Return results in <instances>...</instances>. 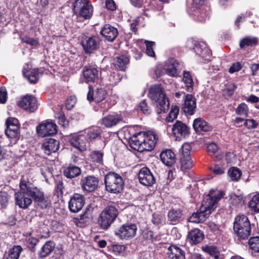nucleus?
<instances>
[{"label":"nucleus","instance_id":"29","mask_svg":"<svg viewBox=\"0 0 259 259\" xmlns=\"http://www.w3.org/2000/svg\"><path fill=\"white\" fill-rule=\"evenodd\" d=\"M129 62V58L125 55H120L115 57L113 64L115 68L118 70L123 71L126 68V65Z\"/></svg>","mask_w":259,"mask_h":259},{"label":"nucleus","instance_id":"25","mask_svg":"<svg viewBox=\"0 0 259 259\" xmlns=\"http://www.w3.org/2000/svg\"><path fill=\"white\" fill-rule=\"evenodd\" d=\"M193 126L197 133L208 132L212 129L211 126L201 118H198L194 120Z\"/></svg>","mask_w":259,"mask_h":259},{"label":"nucleus","instance_id":"63","mask_svg":"<svg viewBox=\"0 0 259 259\" xmlns=\"http://www.w3.org/2000/svg\"><path fill=\"white\" fill-rule=\"evenodd\" d=\"M207 150L210 155H213L218 151V146L215 143H211L207 145Z\"/></svg>","mask_w":259,"mask_h":259},{"label":"nucleus","instance_id":"35","mask_svg":"<svg viewBox=\"0 0 259 259\" xmlns=\"http://www.w3.org/2000/svg\"><path fill=\"white\" fill-rule=\"evenodd\" d=\"M195 52L200 55L203 59L205 60H209L210 56H211V51L206 47L202 48L200 45L196 46L195 48Z\"/></svg>","mask_w":259,"mask_h":259},{"label":"nucleus","instance_id":"24","mask_svg":"<svg viewBox=\"0 0 259 259\" xmlns=\"http://www.w3.org/2000/svg\"><path fill=\"white\" fill-rule=\"evenodd\" d=\"M168 220L170 224L176 225L183 219V213L180 208H172L168 212Z\"/></svg>","mask_w":259,"mask_h":259},{"label":"nucleus","instance_id":"21","mask_svg":"<svg viewBox=\"0 0 259 259\" xmlns=\"http://www.w3.org/2000/svg\"><path fill=\"white\" fill-rule=\"evenodd\" d=\"M122 120L120 115L114 113L109 114L102 119L101 123L105 127L110 128L116 125Z\"/></svg>","mask_w":259,"mask_h":259},{"label":"nucleus","instance_id":"26","mask_svg":"<svg viewBox=\"0 0 259 259\" xmlns=\"http://www.w3.org/2000/svg\"><path fill=\"white\" fill-rule=\"evenodd\" d=\"M167 253L168 259H185L184 251L175 245L169 246Z\"/></svg>","mask_w":259,"mask_h":259},{"label":"nucleus","instance_id":"7","mask_svg":"<svg viewBox=\"0 0 259 259\" xmlns=\"http://www.w3.org/2000/svg\"><path fill=\"white\" fill-rule=\"evenodd\" d=\"M73 7L74 13L78 18L88 19L93 15V8L89 0H76Z\"/></svg>","mask_w":259,"mask_h":259},{"label":"nucleus","instance_id":"55","mask_svg":"<svg viewBox=\"0 0 259 259\" xmlns=\"http://www.w3.org/2000/svg\"><path fill=\"white\" fill-rule=\"evenodd\" d=\"M8 194L5 192L0 193V204L3 208H6L8 204Z\"/></svg>","mask_w":259,"mask_h":259},{"label":"nucleus","instance_id":"6","mask_svg":"<svg viewBox=\"0 0 259 259\" xmlns=\"http://www.w3.org/2000/svg\"><path fill=\"white\" fill-rule=\"evenodd\" d=\"M118 215V209L113 205L106 206L101 212L98 220V224L103 229L107 230Z\"/></svg>","mask_w":259,"mask_h":259},{"label":"nucleus","instance_id":"32","mask_svg":"<svg viewBox=\"0 0 259 259\" xmlns=\"http://www.w3.org/2000/svg\"><path fill=\"white\" fill-rule=\"evenodd\" d=\"M179 63L175 60L171 59L168 61V65L165 68L166 73L169 76L176 77L178 75L177 68Z\"/></svg>","mask_w":259,"mask_h":259},{"label":"nucleus","instance_id":"17","mask_svg":"<svg viewBox=\"0 0 259 259\" xmlns=\"http://www.w3.org/2000/svg\"><path fill=\"white\" fill-rule=\"evenodd\" d=\"M80 183L81 187L84 191L92 192L97 188L99 180L94 176H88L83 178Z\"/></svg>","mask_w":259,"mask_h":259},{"label":"nucleus","instance_id":"18","mask_svg":"<svg viewBox=\"0 0 259 259\" xmlns=\"http://www.w3.org/2000/svg\"><path fill=\"white\" fill-rule=\"evenodd\" d=\"M83 75L86 82H94L99 79L100 72L98 68L94 67H85L83 68Z\"/></svg>","mask_w":259,"mask_h":259},{"label":"nucleus","instance_id":"28","mask_svg":"<svg viewBox=\"0 0 259 259\" xmlns=\"http://www.w3.org/2000/svg\"><path fill=\"white\" fill-rule=\"evenodd\" d=\"M204 235L202 231L198 229H195L189 232L188 238L192 244H197L204 239Z\"/></svg>","mask_w":259,"mask_h":259},{"label":"nucleus","instance_id":"36","mask_svg":"<svg viewBox=\"0 0 259 259\" xmlns=\"http://www.w3.org/2000/svg\"><path fill=\"white\" fill-rule=\"evenodd\" d=\"M22 250V247L20 245L14 246L9 250L6 259H18Z\"/></svg>","mask_w":259,"mask_h":259},{"label":"nucleus","instance_id":"9","mask_svg":"<svg viewBox=\"0 0 259 259\" xmlns=\"http://www.w3.org/2000/svg\"><path fill=\"white\" fill-rule=\"evenodd\" d=\"M137 227L134 224L127 223L121 226L115 232V235L121 239H128L135 236Z\"/></svg>","mask_w":259,"mask_h":259},{"label":"nucleus","instance_id":"58","mask_svg":"<svg viewBox=\"0 0 259 259\" xmlns=\"http://www.w3.org/2000/svg\"><path fill=\"white\" fill-rule=\"evenodd\" d=\"M38 241V239L34 237H29L26 240V245L32 250L34 248Z\"/></svg>","mask_w":259,"mask_h":259},{"label":"nucleus","instance_id":"51","mask_svg":"<svg viewBox=\"0 0 259 259\" xmlns=\"http://www.w3.org/2000/svg\"><path fill=\"white\" fill-rule=\"evenodd\" d=\"M182 150V154L181 157L190 156L191 150V146L190 144L185 143H184L181 148Z\"/></svg>","mask_w":259,"mask_h":259},{"label":"nucleus","instance_id":"30","mask_svg":"<svg viewBox=\"0 0 259 259\" xmlns=\"http://www.w3.org/2000/svg\"><path fill=\"white\" fill-rule=\"evenodd\" d=\"M23 73L31 83H36L39 78L40 75L37 68L30 69L26 71L23 70Z\"/></svg>","mask_w":259,"mask_h":259},{"label":"nucleus","instance_id":"59","mask_svg":"<svg viewBox=\"0 0 259 259\" xmlns=\"http://www.w3.org/2000/svg\"><path fill=\"white\" fill-rule=\"evenodd\" d=\"M7 100V93L5 87H0V103H5Z\"/></svg>","mask_w":259,"mask_h":259},{"label":"nucleus","instance_id":"39","mask_svg":"<svg viewBox=\"0 0 259 259\" xmlns=\"http://www.w3.org/2000/svg\"><path fill=\"white\" fill-rule=\"evenodd\" d=\"M249 208L255 212H259V193L254 195L248 202Z\"/></svg>","mask_w":259,"mask_h":259},{"label":"nucleus","instance_id":"46","mask_svg":"<svg viewBox=\"0 0 259 259\" xmlns=\"http://www.w3.org/2000/svg\"><path fill=\"white\" fill-rule=\"evenodd\" d=\"M91 156L93 162L100 163L103 160V153L99 151H94L92 152Z\"/></svg>","mask_w":259,"mask_h":259},{"label":"nucleus","instance_id":"34","mask_svg":"<svg viewBox=\"0 0 259 259\" xmlns=\"http://www.w3.org/2000/svg\"><path fill=\"white\" fill-rule=\"evenodd\" d=\"M81 174V169L76 166H69L64 170V175L67 178L72 179L79 176Z\"/></svg>","mask_w":259,"mask_h":259},{"label":"nucleus","instance_id":"44","mask_svg":"<svg viewBox=\"0 0 259 259\" xmlns=\"http://www.w3.org/2000/svg\"><path fill=\"white\" fill-rule=\"evenodd\" d=\"M7 129L19 130L18 120L15 118H9L6 121Z\"/></svg>","mask_w":259,"mask_h":259},{"label":"nucleus","instance_id":"52","mask_svg":"<svg viewBox=\"0 0 259 259\" xmlns=\"http://www.w3.org/2000/svg\"><path fill=\"white\" fill-rule=\"evenodd\" d=\"M145 43L146 46V54L150 57H154L155 53L153 50V46L154 45V42L152 41H146Z\"/></svg>","mask_w":259,"mask_h":259},{"label":"nucleus","instance_id":"64","mask_svg":"<svg viewBox=\"0 0 259 259\" xmlns=\"http://www.w3.org/2000/svg\"><path fill=\"white\" fill-rule=\"evenodd\" d=\"M162 219L161 215L154 213L153 214L152 221L154 224L158 225L162 223Z\"/></svg>","mask_w":259,"mask_h":259},{"label":"nucleus","instance_id":"42","mask_svg":"<svg viewBox=\"0 0 259 259\" xmlns=\"http://www.w3.org/2000/svg\"><path fill=\"white\" fill-rule=\"evenodd\" d=\"M181 167L184 169H190L193 166V162L190 156L180 157Z\"/></svg>","mask_w":259,"mask_h":259},{"label":"nucleus","instance_id":"38","mask_svg":"<svg viewBox=\"0 0 259 259\" xmlns=\"http://www.w3.org/2000/svg\"><path fill=\"white\" fill-rule=\"evenodd\" d=\"M202 249L205 252L208 253L214 259H219L220 253L217 248L214 246L205 245L202 247Z\"/></svg>","mask_w":259,"mask_h":259},{"label":"nucleus","instance_id":"43","mask_svg":"<svg viewBox=\"0 0 259 259\" xmlns=\"http://www.w3.org/2000/svg\"><path fill=\"white\" fill-rule=\"evenodd\" d=\"M249 247L255 252H259V237L251 238L248 241Z\"/></svg>","mask_w":259,"mask_h":259},{"label":"nucleus","instance_id":"37","mask_svg":"<svg viewBox=\"0 0 259 259\" xmlns=\"http://www.w3.org/2000/svg\"><path fill=\"white\" fill-rule=\"evenodd\" d=\"M209 15V12L208 10L200 9L195 12V19L199 22H203L208 19Z\"/></svg>","mask_w":259,"mask_h":259},{"label":"nucleus","instance_id":"40","mask_svg":"<svg viewBox=\"0 0 259 259\" xmlns=\"http://www.w3.org/2000/svg\"><path fill=\"white\" fill-rule=\"evenodd\" d=\"M107 92L104 89L98 88L95 93V101L98 103L106 99Z\"/></svg>","mask_w":259,"mask_h":259},{"label":"nucleus","instance_id":"1","mask_svg":"<svg viewBox=\"0 0 259 259\" xmlns=\"http://www.w3.org/2000/svg\"><path fill=\"white\" fill-rule=\"evenodd\" d=\"M20 190L15 194V203L20 208L26 209L31 204L32 199L41 209L45 208L49 202L45 199L44 193L34 186L29 180L22 177L19 184Z\"/></svg>","mask_w":259,"mask_h":259},{"label":"nucleus","instance_id":"60","mask_svg":"<svg viewBox=\"0 0 259 259\" xmlns=\"http://www.w3.org/2000/svg\"><path fill=\"white\" fill-rule=\"evenodd\" d=\"M242 68V65L241 63L238 62L233 63L229 68V72L233 73L235 72L239 71Z\"/></svg>","mask_w":259,"mask_h":259},{"label":"nucleus","instance_id":"15","mask_svg":"<svg viewBox=\"0 0 259 259\" xmlns=\"http://www.w3.org/2000/svg\"><path fill=\"white\" fill-rule=\"evenodd\" d=\"M182 106V109L185 113L193 115L196 108L195 98L191 94H187L185 96Z\"/></svg>","mask_w":259,"mask_h":259},{"label":"nucleus","instance_id":"54","mask_svg":"<svg viewBox=\"0 0 259 259\" xmlns=\"http://www.w3.org/2000/svg\"><path fill=\"white\" fill-rule=\"evenodd\" d=\"M76 102V98L75 96H70L66 101V107L68 110L71 109Z\"/></svg>","mask_w":259,"mask_h":259},{"label":"nucleus","instance_id":"16","mask_svg":"<svg viewBox=\"0 0 259 259\" xmlns=\"http://www.w3.org/2000/svg\"><path fill=\"white\" fill-rule=\"evenodd\" d=\"M82 46L85 53H91L96 50L99 45V38L96 36L86 37L82 40Z\"/></svg>","mask_w":259,"mask_h":259},{"label":"nucleus","instance_id":"48","mask_svg":"<svg viewBox=\"0 0 259 259\" xmlns=\"http://www.w3.org/2000/svg\"><path fill=\"white\" fill-rule=\"evenodd\" d=\"M6 136L10 139H18L20 135L19 130L6 129L5 130Z\"/></svg>","mask_w":259,"mask_h":259},{"label":"nucleus","instance_id":"45","mask_svg":"<svg viewBox=\"0 0 259 259\" xmlns=\"http://www.w3.org/2000/svg\"><path fill=\"white\" fill-rule=\"evenodd\" d=\"M179 109L177 106H172L171 109L167 116L166 120L168 122H172L178 116Z\"/></svg>","mask_w":259,"mask_h":259},{"label":"nucleus","instance_id":"23","mask_svg":"<svg viewBox=\"0 0 259 259\" xmlns=\"http://www.w3.org/2000/svg\"><path fill=\"white\" fill-rule=\"evenodd\" d=\"M70 143L72 146L81 151L85 150L87 147V139L83 135L72 136Z\"/></svg>","mask_w":259,"mask_h":259},{"label":"nucleus","instance_id":"53","mask_svg":"<svg viewBox=\"0 0 259 259\" xmlns=\"http://www.w3.org/2000/svg\"><path fill=\"white\" fill-rule=\"evenodd\" d=\"M209 170L215 175H221L225 172L224 169L219 165L216 164L209 167Z\"/></svg>","mask_w":259,"mask_h":259},{"label":"nucleus","instance_id":"4","mask_svg":"<svg viewBox=\"0 0 259 259\" xmlns=\"http://www.w3.org/2000/svg\"><path fill=\"white\" fill-rule=\"evenodd\" d=\"M149 97L156 103V112L161 114L166 112L169 107L168 98H166L163 89L160 84L152 85L149 89Z\"/></svg>","mask_w":259,"mask_h":259},{"label":"nucleus","instance_id":"33","mask_svg":"<svg viewBox=\"0 0 259 259\" xmlns=\"http://www.w3.org/2000/svg\"><path fill=\"white\" fill-rule=\"evenodd\" d=\"M184 77L183 81L184 85H182L183 88L185 89L187 92H191L193 90L194 82L189 72L184 71L183 73Z\"/></svg>","mask_w":259,"mask_h":259},{"label":"nucleus","instance_id":"49","mask_svg":"<svg viewBox=\"0 0 259 259\" xmlns=\"http://www.w3.org/2000/svg\"><path fill=\"white\" fill-rule=\"evenodd\" d=\"M143 237L148 241H153L156 239L157 236L152 231L146 230L143 232Z\"/></svg>","mask_w":259,"mask_h":259},{"label":"nucleus","instance_id":"2","mask_svg":"<svg viewBox=\"0 0 259 259\" xmlns=\"http://www.w3.org/2000/svg\"><path fill=\"white\" fill-rule=\"evenodd\" d=\"M225 192L220 190H210L202 202L200 212L193 213L189 221L198 223L207 214H210L217 207L218 202L225 195Z\"/></svg>","mask_w":259,"mask_h":259},{"label":"nucleus","instance_id":"61","mask_svg":"<svg viewBox=\"0 0 259 259\" xmlns=\"http://www.w3.org/2000/svg\"><path fill=\"white\" fill-rule=\"evenodd\" d=\"M138 108L144 113H149V107L145 100H143L139 103Z\"/></svg>","mask_w":259,"mask_h":259},{"label":"nucleus","instance_id":"47","mask_svg":"<svg viewBox=\"0 0 259 259\" xmlns=\"http://www.w3.org/2000/svg\"><path fill=\"white\" fill-rule=\"evenodd\" d=\"M236 89V87L234 83L228 84L224 91V95L226 97H230L234 94Z\"/></svg>","mask_w":259,"mask_h":259},{"label":"nucleus","instance_id":"50","mask_svg":"<svg viewBox=\"0 0 259 259\" xmlns=\"http://www.w3.org/2000/svg\"><path fill=\"white\" fill-rule=\"evenodd\" d=\"M248 112V108L247 105L244 103L240 104L236 110V114L238 115H246Z\"/></svg>","mask_w":259,"mask_h":259},{"label":"nucleus","instance_id":"14","mask_svg":"<svg viewBox=\"0 0 259 259\" xmlns=\"http://www.w3.org/2000/svg\"><path fill=\"white\" fill-rule=\"evenodd\" d=\"M172 131L176 140H181L189 134V128L182 121H177L173 125Z\"/></svg>","mask_w":259,"mask_h":259},{"label":"nucleus","instance_id":"19","mask_svg":"<svg viewBox=\"0 0 259 259\" xmlns=\"http://www.w3.org/2000/svg\"><path fill=\"white\" fill-rule=\"evenodd\" d=\"M259 41V38L253 35H246L239 41V47L241 50H246L247 49L253 48L256 47Z\"/></svg>","mask_w":259,"mask_h":259},{"label":"nucleus","instance_id":"31","mask_svg":"<svg viewBox=\"0 0 259 259\" xmlns=\"http://www.w3.org/2000/svg\"><path fill=\"white\" fill-rule=\"evenodd\" d=\"M55 247V244L53 241L46 242L39 252V257L43 258L47 256L53 251Z\"/></svg>","mask_w":259,"mask_h":259},{"label":"nucleus","instance_id":"12","mask_svg":"<svg viewBox=\"0 0 259 259\" xmlns=\"http://www.w3.org/2000/svg\"><path fill=\"white\" fill-rule=\"evenodd\" d=\"M36 131L42 137L53 135L57 133V125L52 122L46 121L37 126Z\"/></svg>","mask_w":259,"mask_h":259},{"label":"nucleus","instance_id":"56","mask_svg":"<svg viewBox=\"0 0 259 259\" xmlns=\"http://www.w3.org/2000/svg\"><path fill=\"white\" fill-rule=\"evenodd\" d=\"M20 39L23 42L32 46L36 47L38 45V41L33 38L23 37H20Z\"/></svg>","mask_w":259,"mask_h":259},{"label":"nucleus","instance_id":"41","mask_svg":"<svg viewBox=\"0 0 259 259\" xmlns=\"http://www.w3.org/2000/svg\"><path fill=\"white\" fill-rule=\"evenodd\" d=\"M241 174V170L235 167H231L228 172L229 176L234 181H238L240 179Z\"/></svg>","mask_w":259,"mask_h":259},{"label":"nucleus","instance_id":"5","mask_svg":"<svg viewBox=\"0 0 259 259\" xmlns=\"http://www.w3.org/2000/svg\"><path fill=\"white\" fill-rule=\"evenodd\" d=\"M233 229L240 239H247L251 234V225L248 218L243 214L237 216L234 222Z\"/></svg>","mask_w":259,"mask_h":259},{"label":"nucleus","instance_id":"3","mask_svg":"<svg viewBox=\"0 0 259 259\" xmlns=\"http://www.w3.org/2000/svg\"><path fill=\"white\" fill-rule=\"evenodd\" d=\"M157 141L156 135L151 132H141L133 135L129 139L131 147L139 152L151 151Z\"/></svg>","mask_w":259,"mask_h":259},{"label":"nucleus","instance_id":"27","mask_svg":"<svg viewBox=\"0 0 259 259\" xmlns=\"http://www.w3.org/2000/svg\"><path fill=\"white\" fill-rule=\"evenodd\" d=\"M160 156L161 161L165 165L171 166L176 162L175 154L171 150L162 152Z\"/></svg>","mask_w":259,"mask_h":259},{"label":"nucleus","instance_id":"22","mask_svg":"<svg viewBox=\"0 0 259 259\" xmlns=\"http://www.w3.org/2000/svg\"><path fill=\"white\" fill-rule=\"evenodd\" d=\"M59 145L58 141L50 138L46 140L42 144V148L45 153L49 155L52 153L56 152L59 149Z\"/></svg>","mask_w":259,"mask_h":259},{"label":"nucleus","instance_id":"11","mask_svg":"<svg viewBox=\"0 0 259 259\" xmlns=\"http://www.w3.org/2000/svg\"><path fill=\"white\" fill-rule=\"evenodd\" d=\"M139 182L146 186H152L155 182V179L150 170L147 167H142L138 173Z\"/></svg>","mask_w":259,"mask_h":259},{"label":"nucleus","instance_id":"20","mask_svg":"<svg viewBox=\"0 0 259 259\" xmlns=\"http://www.w3.org/2000/svg\"><path fill=\"white\" fill-rule=\"evenodd\" d=\"M118 33L117 29L110 24H105L102 28L100 34L108 41H113Z\"/></svg>","mask_w":259,"mask_h":259},{"label":"nucleus","instance_id":"10","mask_svg":"<svg viewBox=\"0 0 259 259\" xmlns=\"http://www.w3.org/2000/svg\"><path fill=\"white\" fill-rule=\"evenodd\" d=\"M18 105L22 109L30 112H34L37 108L36 98L29 95L22 97L18 103Z\"/></svg>","mask_w":259,"mask_h":259},{"label":"nucleus","instance_id":"13","mask_svg":"<svg viewBox=\"0 0 259 259\" xmlns=\"http://www.w3.org/2000/svg\"><path fill=\"white\" fill-rule=\"evenodd\" d=\"M85 203V198L82 195L75 193L70 199L69 201V208L74 213L80 211Z\"/></svg>","mask_w":259,"mask_h":259},{"label":"nucleus","instance_id":"57","mask_svg":"<svg viewBox=\"0 0 259 259\" xmlns=\"http://www.w3.org/2000/svg\"><path fill=\"white\" fill-rule=\"evenodd\" d=\"M99 103H100L99 106L103 112L107 111L112 106V104H111L109 101L108 99H106L103 101L100 102Z\"/></svg>","mask_w":259,"mask_h":259},{"label":"nucleus","instance_id":"62","mask_svg":"<svg viewBox=\"0 0 259 259\" xmlns=\"http://www.w3.org/2000/svg\"><path fill=\"white\" fill-rule=\"evenodd\" d=\"M101 134V130L97 128L93 129L89 132L88 135L90 139H96L99 137Z\"/></svg>","mask_w":259,"mask_h":259},{"label":"nucleus","instance_id":"8","mask_svg":"<svg viewBox=\"0 0 259 259\" xmlns=\"http://www.w3.org/2000/svg\"><path fill=\"white\" fill-rule=\"evenodd\" d=\"M106 190L113 193L120 192L123 188V182L122 178L115 172H109L105 178Z\"/></svg>","mask_w":259,"mask_h":259}]
</instances>
